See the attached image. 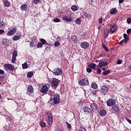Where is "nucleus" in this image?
I'll list each match as a JSON object with an SVG mask.
<instances>
[{"label": "nucleus", "mask_w": 131, "mask_h": 131, "mask_svg": "<svg viewBox=\"0 0 131 131\" xmlns=\"http://www.w3.org/2000/svg\"><path fill=\"white\" fill-rule=\"evenodd\" d=\"M50 83L52 84V86H53V88H55L56 90V89L58 88L59 83H60V80H59L58 79L54 78L50 81Z\"/></svg>", "instance_id": "1"}, {"label": "nucleus", "mask_w": 131, "mask_h": 131, "mask_svg": "<svg viewBox=\"0 0 131 131\" xmlns=\"http://www.w3.org/2000/svg\"><path fill=\"white\" fill-rule=\"evenodd\" d=\"M79 85H89L90 84L89 82V79L86 78L82 79L78 81Z\"/></svg>", "instance_id": "2"}, {"label": "nucleus", "mask_w": 131, "mask_h": 131, "mask_svg": "<svg viewBox=\"0 0 131 131\" xmlns=\"http://www.w3.org/2000/svg\"><path fill=\"white\" fill-rule=\"evenodd\" d=\"M50 89V85L48 84V86L47 85H43L40 89V93L42 94H48V91Z\"/></svg>", "instance_id": "3"}, {"label": "nucleus", "mask_w": 131, "mask_h": 131, "mask_svg": "<svg viewBox=\"0 0 131 131\" xmlns=\"http://www.w3.org/2000/svg\"><path fill=\"white\" fill-rule=\"evenodd\" d=\"M60 94L56 93L54 96V102L53 103L57 104L60 103Z\"/></svg>", "instance_id": "4"}, {"label": "nucleus", "mask_w": 131, "mask_h": 131, "mask_svg": "<svg viewBox=\"0 0 131 131\" xmlns=\"http://www.w3.org/2000/svg\"><path fill=\"white\" fill-rule=\"evenodd\" d=\"M5 68L9 70V71H14L15 70V66L13 64H11L10 63H7L4 65Z\"/></svg>", "instance_id": "5"}, {"label": "nucleus", "mask_w": 131, "mask_h": 131, "mask_svg": "<svg viewBox=\"0 0 131 131\" xmlns=\"http://www.w3.org/2000/svg\"><path fill=\"white\" fill-rule=\"evenodd\" d=\"M34 93V89L32 85H29L27 89V95H30Z\"/></svg>", "instance_id": "6"}, {"label": "nucleus", "mask_w": 131, "mask_h": 131, "mask_svg": "<svg viewBox=\"0 0 131 131\" xmlns=\"http://www.w3.org/2000/svg\"><path fill=\"white\" fill-rule=\"evenodd\" d=\"M108 65V63L105 60H100L99 62V64L97 67H99V68H102L103 66H106Z\"/></svg>", "instance_id": "7"}, {"label": "nucleus", "mask_w": 131, "mask_h": 131, "mask_svg": "<svg viewBox=\"0 0 131 131\" xmlns=\"http://www.w3.org/2000/svg\"><path fill=\"white\" fill-rule=\"evenodd\" d=\"M107 106H114L115 105V103H116V101L114 100L113 98H110L106 101Z\"/></svg>", "instance_id": "8"}, {"label": "nucleus", "mask_w": 131, "mask_h": 131, "mask_svg": "<svg viewBox=\"0 0 131 131\" xmlns=\"http://www.w3.org/2000/svg\"><path fill=\"white\" fill-rule=\"evenodd\" d=\"M108 89L106 85H103L101 87L100 92L103 95H106L108 93Z\"/></svg>", "instance_id": "9"}, {"label": "nucleus", "mask_w": 131, "mask_h": 131, "mask_svg": "<svg viewBox=\"0 0 131 131\" xmlns=\"http://www.w3.org/2000/svg\"><path fill=\"white\" fill-rule=\"evenodd\" d=\"M17 31V29L13 28L10 31H8L7 33V36H12V35H14Z\"/></svg>", "instance_id": "10"}, {"label": "nucleus", "mask_w": 131, "mask_h": 131, "mask_svg": "<svg viewBox=\"0 0 131 131\" xmlns=\"http://www.w3.org/2000/svg\"><path fill=\"white\" fill-rule=\"evenodd\" d=\"M18 56V52L16 50L12 52V63H15L16 62V57Z\"/></svg>", "instance_id": "11"}, {"label": "nucleus", "mask_w": 131, "mask_h": 131, "mask_svg": "<svg viewBox=\"0 0 131 131\" xmlns=\"http://www.w3.org/2000/svg\"><path fill=\"white\" fill-rule=\"evenodd\" d=\"M53 73L55 75H61L62 74V68H56Z\"/></svg>", "instance_id": "12"}, {"label": "nucleus", "mask_w": 131, "mask_h": 131, "mask_svg": "<svg viewBox=\"0 0 131 131\" xmlns=\"http://www.w3.org/2000/svg\"><path fill=\"white\" fill-rule=\"evenodd\" d=\"M80 46L82 49H86L90 47V43L86 41H83L81 43Z\"/></svg>", "instance_id": "13"}, {"label": "nucleus", "mask_w": 131, "mask_h": 131, "mask_svg": "<svg viewBox=\"0 0 131 131\" xmlns=\"http://www.w3.org/2000/svg\"><path fill=\"white\" fill-rule=\"evenodd\" d=\"M83 111L85 113H86L87 114H92V110H91L90 107L86 106L83 107Z\"/></svg>", "instance_id": "14"}, {"label": "nucleus", "mask_w": 131, "mask_h": 131, "mask_svg": "<svg viewBox=\"0 0 131 131\" xmlns=\"http://www.w3.org/2000/svg\"><path fill=\"white\" fill-rule=\"evenodd\" d=\"M90 107L92 111H97L98 110V104L97 103H91Z\"/></svg>", "instance_id": "15"}, {"label": "nucleus", "mask_w": 131, "mask_h": 131, "mask_svg": "<svg viewBox=\"0 0 131 131\" xmlns=\"http://www.w3.org/2000/svg\"><path fill=\"white\" fill-rule=\"evenodd\" d=\"M21 36H22V34L20 32H19V33L14 35L12 39L14 41L18 40V39H19L21 38Z\"/></svg>", "instance_id": "16"}, {"label": "nucleus", "mask_w": 131, "mask_h": 131, "mask_svg": "<svg viewBox=\"0 0 131 131\" xmlns=\"http://www.w3.org/2000/svg\"><path fill=\"white\" fill-rule=\"evenodd\" d=\"M62 20L64 21V22H72V18H71V17H69L68 16L64 15L63 17H62Z\"/></svg>", "instance_id": "17"}, {"label": "nucleus", "mask_w": 131, "mask_h": 131, "mask_svg": "<svg viewBox=\"0 0 131 131\" xmlns=\"http://www.w3.org/2000/svg\"><path fill=\"white\" fill-rule=\"evenodd\" d=\"M99 114L100 116L104 117V116H106V115H107V111L104 109H102L100 111Z\"/></svg>", "instance_id": "18"}, {"label": "nucleus", "mask_w": 131, "mask_h": 131, "mask_svg": "<svg viewBox=\"0 0 131 131\" xmlns=\"http://www.w3.org/2000/svg\"><path fill=\"white\" fill-rule=\"evenodd\" d=\"M112 109L115 111V112H116V113H119V112L120 111V110L119 109V107L117 106V105H114L112 106Z\"/></svg>", "instance_id": "19"}, {"label": "nucleus", "mask_w": 131, "mask_h": 131, "mask_svg": "<svg viewBox=\"0 0 131 131\" xmlns=\"http://www.w3.org/2000/svg\"><path fill=\"white\" fill-rule=\"evenodd\" d=\"M116 29H117V25L115 24L110 29V31L112 33H114L116 31Z\"/></svg>", "instance_id": "20"}, {"label": "nucleus", "mask_w": 131, "mask_h": 131, "mask_svg": "<svg viewBox=\"0 0 131 131\" xmlns=\"http://www.w3.org/2000/svg\"><path fill=\"white\" fill-rule=\"evenodd\" d=\"M123 37H124V43H126L128 40H129V37L127 36V34H123Z\"/></svg>", "instance_id": "21"}, {"label": "nucleus", "mask_w": 131, "mask_h": 131, "mask_svg": "<svg viewBox=\"0 0 131 131\" xmlns=\"http://www.w3.org/2000/svg\"><path fill=\"white\" fill-rule=\"evenodd\" d=\"M10 42V40L8 39H6V38H3L2 39V43L4 46H8V44Z\"/></svg>", "instance_id": "22"}, {"label": "nucleus", "mask_w": 131, "mask_h": 131, "mask_svg": "<svg viewBox=\"0 0 131 131\" xmlns=\"http://www.w3.org/2000/svg\"><path fill=\"white\" fill-rule=\"evenodd\" d=\"M46 125H47V121L42 120L40 121V126L41 127H46Z\"/></svg>", "instance_id": "23"}, {"label": "nucleus", "mask_w": 131, "mask_h": 131, "mask_svg": "<svg viewBox=\"0 0 131 131\" xmlns=\"http://www.w3.org/2000/svg\"><path fill=\"white\" fill-rule=\"evenodd\" d=\"M71 40L72 41H74V43H77L78 39L77 36L76 35H74L71 37Z\"/></svg>", "instance_id": "24"}, {"label": "nucleus", "mask_w": 131, "mask_h": 131, "mask_svg": "<svg viewBox=\"0 0 131 131\" xmlns=\"http://www.w3.org/2000/svg\"><path fill=\"white\" fill-rule=\"evenodd\" d=\"M118 12V11H117L116 10V8H112L111 9V10L110 11V14H111V15H116V14Z\"/></svg>", "instance_id": "25"}, {"label": "nucleus", "mask_w": 131, "mask_h": 131, "mask_svg": "<svg viewBox=\"0 0 131 131\" xmlns=\"http://www.w3.org/2000/svg\"><path fill=\"white\" fill-rule=\"evenodd\" d=\"M4 5L6 7V8H9L11 7V3L8 0H5L4 2Z\"/></svg>", "instance_id": "26"}, {"label": "nucleus", "mask_w": 131, "mask_h": 131, "mask_svg": "<svg viewBox=\"0 0 131 131\" xmlns=\"http://www.w3.org/2000/svg\"><path fill=\"white\" fill-rule=\"evenodd\" d=\"M48 124L51 126L52 124H53V116L52 117H48Z\"/></svg>", "instance_id": "27"}, {"label": "nucleus", "mask_w": 131, "mask_h": 131, "mask_svg": "<svg viewBox=\"0 0 131 131\" xmlns=\"http://www.w3.org/2000/svg\"><path fill=\"white\" fill-rule=\"evenodd\" d=\"M27 4H24L23 5H21L20 6V9L21 10V11H26L27 10Z\"/></svg>", "instance_id": "28"}, {"label": "nucleus", "mask_w": 131, "mask_h": 131, "mask_svg": "<svg viewBox=\"0 0 131 131\" xmlns=\"http://www.w3.org/2000/svg\"><path fill=\"white\" fill-rule=\"evenodd\" d=\"M71 10L72 11H73V12H76V11H78V6H77L76 5H73L71 7Z\"/></svg>", "instance_id": "29"}, {"label": "nucleus", "mask_w": 131, "mask_h": 131, "mask_svg": "<svg viewBox=\"0 0 131 131\" xmlns=\"http://www.w3.org/2000/svg\"><path fill=\"white\" fill-rule=\"evenodd\" d=\"M83 15L86 18L88 19H91L92 18V14L88 13V12H84Z\"/></svg>", "instance_id": "30"}, {"label": "nucleus", "mask_w": 131, "mask_h": 131, "mask_svg": "<svg viewBox=\"0 0 131 131\" xmlns=\"http://www.w3.org/2000/svg\"><path fill=\"white\" fill-rule=\"evenodd\" d=\"M6 23L0 20V28H5V27H6Z\"/></svg>", "instance_id": "31"}, {"label": "nucleus", "mask_w": 131, "mask_h": 131, "mask_svg": "<svg viewBox=\"0 0 131 131\" xmlns=\"http://www.w3.org/2000/svg\"><path fill=\"white\" fill-rule=\"evenodd\" d=\"M96 63H91L89 66V67H90V68H91V69H96Z\"/></svg>", "instance_id": "32"}, {"label": "nucleus", "mask_w": 131, "mask_h": 131, "mask_svg": "<svg viewBox=\"0 0 131 131\" xmlns=\"http://www.w3.org/2000/svg\"><path fill=\"white\" fill-rule=\"evenodd\" d=\"M23 69H27L28 68V64L27 62H25L24 63L22 64Z\"/></svg>", "instance_id": "33"}, {"label": "nucleus", "mask_w": 131, "mask_h": 131, "mask_svg": "<svg viewBox=\"0 0 131 131\" xmlns=\"http://www.w3.org/2000/svg\"><path fill=\"white\" fill-rule=\"evenodd\" d=\"M91 87L94 90H97V89H98V84L97 83H92L91 84Z\"/></svg>", "instance_id": "34"}, {"label": "nucleus", "mask_w": 131, "mask_h": 131, "mask_svg": "<svg viewBox=\"0 0 131 131\" xmlns=\"http://www.w3.org/2000/svg\"><path fill=\"white\" fill-rule=\"evenodd\" d=\"M27 76L28 77H29V78H31V77H32V76H33V72H29L27 74Z\"/></svg>", "instance_id": "35"}, {"label": "nucleus", "mask_w": 131, "mask_h": 131, "mask_svg": "<svg viewBox=\"0 0 131 131\" xmlns=\"http://www.w3.org/2000/svg\"><path fill=\"white\" fill-rule=\"evenodd\" d=\"M109 73H110V70L104 71L103 72H102V75H108Z\"/></svg>", "instance_id": "36"}, {"label": "nucleus", "mask_w": 131, "mask_h": 131, "mask_svg": "<svg viewBox=\"0 0 131 131\" xmlns=\"http://www.w3.org/2000/svg\"><path fill=\"white\" fill-rule=\"evenodd\" d=\"M42 47H43L42 43H41V42H39L37 45V49H41Z\"/></svg>", "instance_id": "37"}, {"label": "nucleus", "mask_w": 131, "mask_h": 131, "mask_svg": "<svg viewBox=\"0 0 131 131\" xmlns=\"http://www.w3.org/2000/svg\"><path fill=\"white\" fill-rule=\"evenodd\" d=\"M40 41L42 45H46V43H47V40L43 38H41Z\"/></svg>", "instance_id": "38"}, {"label": "nucleus", "mask_w": 131, "mask_h": 131, "mask_svg": "<svg viewBox=\"0 0 131 131\" xmlns=\"http://www.w3.org/2000/svg\"><path fill=\"white\" fill-rule=\"evenodd\" d=\"M66 124L67 128H68V129H70L72 127L71 124H70L68 122H66Z\"/></svg>", "instance_id": "39"}, {"label": "nucleus", "mask_w": 131, "mask_h": 131, "mask_svg": "<svg viewBox=\"0 0 131 131\" xmlns=\"http://www.w3.org/2000/svg\"><path fill=\"white\" fill-rule=\"evenodd\" d=\"M30 48H34L35 47V45L34 44V42L31 41L30 42Z\"/></svg>", "instance_id": "40"}, {"label": "nucleus", "mask_w": 131, "mask_h": 131, "mask_svg": "<svg viewBox=\"0 0 131 131\" xmlns=\"http://www.w3.org/2000/svg\"><path fill=\"white\" fill-rule=\"evenodd\" d=\"M78 131H86V129L83 126H80Z\"/></svg>", "instance_id": "41"}, {"label": "nucleus", "mask_w": 131, "mask_h": 131, "mask_svg": "<svg viewBox=\"0 0 131 131\" xmlns=\"http://www.w3.org/2000/svg\"><path fill=\"white\" fill-rule=\"evenodd\" d=\"M80 23H81V21H80V19L79 18H77L76 20V24H77L78 25H80Z\"/></svg>", "instance_id": "42"}, {"label": "nucleus", "mask_w": 131, "mask_h": 131, "mask_svg": "<svg viewBox=\"0 0 131 131\" xmlns=\"http://www.w3.org/2000/svg\"><path fill=\"white\" fill-rule=\"evenodd\" d=\"M108 35H109V32H104V39L107 38V37H108Z\"/></svg>", "instance_id": "43"}, {"label": "nucleus", "mask_w": 131, "mask_h": 131, "mask_svg": "<svg viewBox=\"0 0 131 131\" xmlns=\"http://www.w3.org/2000/svg\"><path fill=\"white\" fill-rule=\"evenodd\" d=\"M97 90H94L92 92V94L93 95V96H97Z\"/></svg>", "instance_id": "44"}, {"label": "nucleus", "mask_w": 131, "mask_h": 131, "mask_svg": "<svg viewBox=\"0 0 131 131\" xmlns=\"http://www.w3.org/2000/svg\"><path fill=\"white\" fill-rule=\"evenodd\" d=\"M59 46H60V42H59L58 41H55L54 43V46L56 47H59Z\"/></svg>", "instance_id": "45"}, {"label": "nucleus", "mask_w": 131, "mask_h": 131, "mask_svg": "<svg viewBox=\"0 0 131 131\" xmlns=\"http://www.w3.org/2000/svg\"><path fill=\"white\" fill-rule=\"evenodd\" d=\"M46 114L48 115V117H51L53 116V114H52V113H50L49 112H47L46 113Z\"/></svg>", "instance_id": "46"}, {"label": "nucleus", "mask_w": 131, "mask_h": 131, "mask_svg": "<svg viewBox=\"0 0 131 131\" xmlns=\"http://www.w3.org/2000/svg\"><path fill=\"white\" fill-rule=\"evenodd\" d=\"M54 22H55L56 23L61 22V20H60L59 18H56L54 19Z\"/></svg>", "instance_id": "47"}, {"label": "nucleus", "mask_w": 131, "mask_h": 131, "mask_svg": "<svg viewBox=\"0 0 131 131\" xmlns=\"http://www.w3.org/2000/svg\"><path fill=\"white\" fill-rule=\"evenodd\" d=\"M126 21H127V23L128 24H131V18H129V17L127 18Z\"/></svg>", "instance_id": "48"}, {"label": "nucleus", "mask_w": 131, "mask_h": 131, "mask_svg": "<svg viewBox=\"0 0 131 131\" xmlns=\"http://www.w3.org/2000/svg\"><path fill=\"white\" fill-rule=\"evenodd\" d=\"M86 71H87V72H88V73H91V72H92V70H91V68H86Z\"/></svg>", "instance_id": "49"}, {"label": "nucleus", "mask_w": 131, "mask_h": 131, "mask_svg": "<svg viewBox=\"0 0 131 131\" xmlns=\"http://www.w3.org/2000/svg\"><path fill=\"white\" fill-rule=\"evenodd\" d=\"M39 2H40V0H34V4H35V5H37Z\"/></svg>", "instance_id": "50"}, {"label": "nucleus", "mask_w": 131, "mask_h": 131, "mask_svg": "<svg viewBox=\"0 0 131 131\" xmlns=\"http://www.w3.org/2000/svg\"><path fill=\"white\" fill-rule=\"evenodd\" d=\"M98 22L99 24H102V23H103V18H102V16L101 18L99 19Z\"/></svg>", "instance_id": "51"}, {"label": "nucleus", "mask_w": 131, "mask_h": 131, "mask_svg": "<svg viewBox=\"0 0 131 131\" xmlns=\"http://www.w3.org/2000/svg\"><path fill=\"white\" fill-rule=\"evenodd\" d=\"M122 63V60H118L117 62V65H119Z\"/></svg>", "instance_id": "52"}, {"label": "nucleus", "mask_w": 131, "mask_h": 131, "mask_svg": "<svg viewBox=\"0 0 131 131\" xmlns=\"http://www.w3.org/2000/svg\"><path fill=\"white\" fill-rule=\"evenodd\" d=\"M48 95H49V96H53V91L52 90H49L48 92Z\"/></svg>", "instance_id": "53"}, {"label": "nucleus", "mask_w": 131, "mask_h": 131, "mask_svg": "<svg viewBox=\"0 0 131 131\" xmlns=\"http://www.w3.org/2000/svg\"><path fill=\"white\" fill-rule=\"evenodd\" d=\"M5 33V30L3 29L0 30V35H2V34H4Z\"/></svg>", "instance_id": "54"}, {"label": "nucleus", "mask_w": 131, "mask_h": 131, "mask_svg": "<svg viewBox=\"0 0 131 131\" xmlns=\"http://www.w3.org/2000/svg\"><path fill=\"white\" fill-rule=\"evenodd\" d=\"M102 72V70H101V69L98 68L97 69V73H98V74H100V73H101Z\"/></svg>", "instance_id": "55"}, {"label": "nucleus", "mask_w": 131, "mask_h": 131, "mask_svg": "<svg viewBox=\"0 0 131 131\" xmlns=\"http://www.w3.org/2000/svg\"><path fill=\"white\" fill-rule=\"evenodd\" d=\"M86 34H88V32H84L83 33V34H82V36L83 37H84L85 36V35H86Z\"/></svg>", "instance_id": "56"}, {"label": "nucleus", "mask_w": 131, "mask_h": 131, "mask_svg": "<svg viewBox=\"0 0 131 131\" xmlns=\"http://www.w3.org/2000/svg\"><path fill=\"white\" fill-rule=\"evenodd\" d=\"M126 32L127 33V34H129V33H130V32H131V29H128L126 30Z\"/></svg>", "instance_id": "57"}, {"label": "nucleus", "mask_w": 131, "mask_h": 131, "mask_svg": "<svg viewBox=\"0 0 131 131\" xmlns=\"http://www.w3.org/2000/svg\"><path fill=\"white\" fill-rule=\"evenodd\" d=\"M0 74H5V71L2 69H0Z\"/></svg>", "instance_id": "58"}, {"label": "nucleus", "mask_w": 131, "mask_h": 131, "mask_svg": "<svg viewBox=\"0 0 131 131\" xmlns=\"http://www.w3.org/2000/svg\"><path fill=\"white\" fill-rule=\"evenodd\" d=\"M126 121H127V122H128L129 123H130V124H131V120L127 118H125Z\"/></svg>", "instance_id": "59"}, {"label": "nucleus", "mask_w": 131, "mask_h": 131, "mask_svg": "<svg viewBox=\"0 0 131 131\" xmlns=\"http://www.w3.org/2000/svg\"><path fill=\"white\" fill-rule=\"evenodd\" d=\"M102 48L103 49H105L106 47V45L105 43H103V42L102 43Z\"/></svg>", "instance_id": "60"}, {"label": "nucleus", "mask_w": 131, "mask_h": 131, "mask_svg": "<svg viewBox=\"0 0 131 131\" xmlns=\"http://www.w3.org/2000/svg\"><path fill=\"white\" fill-rule=\"evenodd\" d=\"M102 48L103 49H105L106 47V45L105 43H103V42L102 43Z\"/></svg>", "instance_id": "61"}, {"label": "nucleus", "mask_w": 131, "mask_h": 131, "mask_svg": "<svg viewBox=\"0 0 131 131\" xmlns=\"http://www.w3.org/2000/svg\"><path fill=\"white\" fill-rule=\"evenodd\" d=\"M123 42H124V40L123 39L119 42V45H122V43H123Z\"/></svg>", "instance_id": "62"}, {"label": "nucleus", "mask_w": 131, "mask_h": 131, "mask_svg": "<svg viewBox=\"0 0 131 131\" xmlns=\"http://www.w3.org/2000/svg\"><path fill=\"white\" fill-rule=\"evenodd\" d=\"M95 0H89V4H92L94 3Z\"/></svg>", "instance_id": "63"}, {"label": "nucleus", "mask_w": 131, "mask_h": 131, "mask_svg": "<svg viewBox=\"0 0 131 131\" xmlns=\"http://www.w3.org/2000/svg\"><path fill=\"white\" fill-rule=\"evenodd\" d=\"M124 0H119V4H122Z\"/></svg>", "instance_id": "64"}]
</instances>
